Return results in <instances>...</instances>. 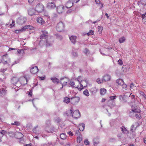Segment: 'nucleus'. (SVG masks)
<instances>
[{
    "label": "nucleus",
    "instance_id": "3c124183",
    "mask_svg": "<svg viewBox=\"0 0 146 146\" xmlns=\"http://www.w3.org/2000/svg\"><path fill=\"white\" fill-rule=\"evenodd\" d=\"M136 130V128L134 127V125H132L131 126V131L133 132L134 131V130Z\"/></svg>",
    "mask_w": 146,
    "mask_h": 146
},
{
    "label": "nucleus",
    "instance_id": "e433bc0d",
    "mask_svg": "<svg viewBox=\"0 0 146 146\" xmlns=\"http://www.w3.org/2000/svg\"><path fill=\"white\" fill-rule=\"evenodd\" d=\"M25 26L27 29L33 30V29L34 27L31 25H26Z\"/></svg>",
    "mask_w": 146,
    "mask_h": 146
},
{
    "label": "nucleus",
    "instance_id": "4468645a",
    "mask_svg": "<svg viewBox=\"0 0 146 146\" xmlns=\"http://www.w3.org/2000/svg\"><path fill=\"white\" fill-rule=\"evenodd\" d=\"M64 6L62 5H60L57 7V11L59 13H62L64 11Z\"/></svg>",
    "mask_w": 146,
    "mask_h": 146
},
{
    "label": "nucleus",
    "instance_id": "de8ad7c7",
    "mask_svg": "<svg viewBox=\"0 0 146 146\" xmlns=\"http://www.w3.org/2000/svg\"><path fill=\"white\" fill-rule=\"evenodd\" d=\"M18 22H19V23L21 24H22L24 23V22L21 19H19L18 20Z\"/></svg>",
    "mask_w": 146,
    "mask_h": 146
},
{
    "label": "nucleus",
    "instance_id": "7c9ffc66",
    "mask_svg": "<svg viewBox=\"0 0 146 146\" xmlns=\"http://www.w3.org/2000/svg\"><path fill=\"white\" fill-rule=\"evenodd\" d=\"M130 87L131 90H136L137 87L136 86H134L133 83H132L130 86Z\"/></svg>",
    "mask_w": 146,
    "mask_h": 146
},
{
    "label": "nucleus",
    "instance_id": "4be33fe9",
    "mask_svg": "<svg viewBox=\"0 0 146 146\" xmlns=\"http://www.w3.org/2000/svg\"><path fill=\"white\" fill-rule=\"evenodd\" d=\"M107 90L104 88H102L100 89V93L101 95H104L106 94Z\"/></svg>",
    "mask_w": 146,
    "mask_h": 146
},
{
    "label": "nucleus",
    "instance_id": "0e129e2a",
    "mask_svg": "<svg viewBox=\"0 0 146 146\" xmlns=\"http://www.w3.org/2000/svg\"><path fill=\"white\" fill-rule=\"evenodd\" d=\"M95 2L97 4L100 3V0H95Z\"/></svg>",
    "mask_w": 146,
    "mask_h": 146
},
{
    "label": "nucleus",
    "instance_id": "2f4dec72",
    "mask_svg": "<svg viewBox=\"0 0 146 146\" xmlns=\"http://www.w3.org/2000/svg\"><path fill=\"white\" fill-rule=\"evenodd\" d=\"M60 137L62 139H64L66 138V136L65 134L62 133L60 134Z\"/></svg>",
    "mask_w": 146,
    "mask_h": 146
},
{
    "label": "nucleus",
    "instance_id": "09e8293b",
    "mask_svg": "<svg viewBox=\"0 0 146 146\" xmlns=\"http://www.w3.org/2000/svg\"><path fill=\"white\" fill-rule=\"evenodd\" d=\"M84 143L86 145H88L90 143L89 141L87 139L85 140L84 141Z\"/></svg>",
    "mask_w": 146,
    "mask_h": 146
},
{
    "label": "nucleus",
    "instance_id": "c03bdc74",
    "mask_svg": "<svg viewBox=\"0 0 146 146\" xmlns=\"http://www.w3.org/2000/svg\"><path fill=\"white\" fill-rule=\"evenodd\" d=\"M118 64L120 66L122 65L123 64V62L122 60L119 59L118 61Z\"/></svg>",
    "mask_w": 146,
    "mask_h": 146
},
{
    "label": "nucleus",
    "instance_id": "5701e85b",
    "mask_svg": "<svg viewBox=\"0 0 146 146\" xmlns=\"http://www.w3.org/2000/svg\"><path fill=\"white\" fill-rule=\"evenodd\" d=\"M50 38V40L48 38L46 40V45L47 46H50L52 44V42L53 41V39H51V38Z\"/></svg>",
    "mask_w": 146,
    "mask_h": 146
},
{
    "label": "nucleus",
    "instance_id": "864d4df0",
    "mask_svg": "<svg viewBox=\"0 0 146 146\" xmlns=\"http://www.w3.org/2000/svg\"><path fill=\"white\" fill-rule=\"evenodd\" d=\"M28 95L30 96V97H31L32 96V89L31 90L30 92H28Z\"/></svg>",
    "mask_w": 146,
    "mask_h": 146
},
{
    "label": "nucleus",
    "instance_id": "69168bd1",
    "mask_svg": "<svg viewBox=\"0 0 146 146\" xmlns=\"http://www.w3.org/2000/svg\"><path fill=\"white\" fill-rule=\"evenodd\" d=\"M146 86V85H145V83H143L142 84V87L143 88H144Z\"/></svg>",
    "mask_w": 146,
    "mask_h": 146
},
{
    "label": "nucleus",
    "instance_id": "20e7f679",
    "mask_svg": "<svg viewBox=\"0 0 146 146\" xmlns=\"http://www.w3.org/2000/svg\"><path fill=\"white\" fill-rule=\"evenodd\" d=\"M44 6L42 4L38 3L35 7V9L37 12L40 13L44 10Z\"/></svg>",
    "mask_w": 146,
    "mask_h": 146
},
{
    "label": "nucleus",
    "instance_id": "5fc2aeb1",
    "mask_svg": "<svg viewBox=\"0 0 146 146\" xmlns=\"http://www.w3.org/2000/svg\"><path fill=\"white\" fill-rule=\"evenodd\" d=\"M116 96H112L110 97V100H113L114 99H115L116 98Z\"/></svg>",
    "mask_w": 146,
    "mask_h": 146
},
{
    "label": "nucleus",
    "instance_id": "aec40b11",
    "mask_svg": "<svg viewBox=\"0 0 146 146\" xmlns=\"http://www.w3.org/2000/svg\"><path fill=\"white\" fill-rule=\"evenodd\" d=\"M35 9L33 8H31L29 10L28 13L29 15L32 16L35 15Z\"/></svg>",
    "mask_w": 146,
    "mask_h": 146
},
{
    "label": "nucleus",
    "instance_id": "423d86ee",
    "mask_svg": "<svg viewBox=\"0 0 146 146\" xmlns=\"http://www.w3.org/2000/svg\"><path fill=\"white\" fill-rule=\"evenodd\" d=\"M80 98L78 96H74L70 99V102L73 105L77 104L80 101Z\"/></svg>",
    "mask_w": 146,
    "mask_h": 146
},
{
    "label": "nucleus",
    "instance_id": "37998d69",
    "mask_svg": "<svg viewBox=\"0 0 146 146\" xmlns=\"http://www.w3.org/2000/svg\"><path fill=\"white\" fill-rule=\"evenodd\" d=\"M139 93L144 98L146 95V94H145L144 92H143L142 91H140L139 92Z\"/></svg>",
    "mask_w": 146,
    "mask_h": 146
},
{
    "label": "nucleus",
    "instance_id": "7ed1b4c3",
    "mask_svg": "<svg viewBox=\"0 0 146 146\" xmlns=\"http://www.w3.org/2000/svg\"><path fill=\"white\" fill-rule=\"evenodd\" d=\"M2 61L4 64H8V66H9V65L11 63L10 59L8 57L7 54H6L3 55L2 56Z\"/></svg>",
    "mask_w": 146,
    "mask_h": 146
},
{
    "label": "nucleus",
    "instance_id": "ddd939ff",
    "mask_svg": "<svg viewBox=\"0 0 146 146\" xmlns=\"http://www.w3.org/2000/svg\"><path fill=\"white\" fill-rule=\"evenodd\" d=\"M38 71V70L37 66L33 67L30 70V72L32 74H35Z\"/></svg>",
    "mask_w": 146,
    "mask_h": 146
},
{
    "label": "nucleus",
    "instance_id": "f704fd0d",
    "mask_svg": "<svg viewBox=\"0 0 146 146\" xmlns=\"http://www.w3.org/2000/svg\"><path fill=\"white\" fill-rule=\"evenodd\" d=\"M121 131L123 132L124 133H127L128 132L127 129L124 126H123L121 128Z\"/></svg>",
    "mask_w": 146,
    "mask_h": 146
},
{
    "label": "nucleus",
    "instance_id": "f03ea898",
    "mask_svg": "<svg viewBox=\"0 0 146 146\" xmlns=\"http://www.w3.org/2000/svg\"><path fill=\"white\" fill-rule=\"evenodd\" d=\"M88 84V81L86 79H84L83 80L80 81V84L79 85L78 90L80 91L84 88L86 87Z\"/></svg>",
    "mask_w": 146,
    "mask_h": 146
},
{
    "label": "nucleus",
    "instance_id": "0eeeda50",
    "mask_svg": "<svg viewBox=\"0 0 146 146\" xmlns=\"http://www.w3.org/2000/svg\"><path fill=\"white\" fill-rule=\"evenodd\" d=\"M19 81L22 85H24L27 83V78L26 76L21 77L19 79Z\"/></svg>",
    "mask_w": 146,
    "mask_h": 146
},
{
    "label": "nucleus",
    "instance_id": "473e14b6",
    "mask_svg": "<svg viewBox=\"0 0 146 146\" xmlns=\"http://www.w3.org/2000/svg\"><path fill=\"white\" fill-rule=\"evenodd\" d=\"M51 80L54 83H58L59 82V80L56 78H51Z\"/></svg>",
    "mask_w": 146,
    "mask_h": 146
},
{
    "label": "nucleus",
    "instance_id": "58836bf2",
    "mask_svg": "<svg viewBox=\"0 0 146 146\" xmlns=\"http://www.w3.org/2000/svg\"><path fill=\"white\" fill-rule=\"evenodd\" d=\"M103 27L101 26H99L98 27V30L99 31V33H101L103 30Z\"/></svg>",
    "mask_w": 146,
    "mask_h": 146
},
{
    "label": "nucleus",
    "instance_id": "f8f14e48",
    "mask_svg": "<svg viewBox=\"0 0 146 146\" xmlns=\"http://www.w3.org/2000/svg\"><path fill=\"white\" fill-rule=\"evenodd\" d=\"M36 21L38 23L40 24L41 25H43L45 23L44 21L40 17H37Z\"/></svg>",
    "mask_w": 146,
    "mask_h": 146
},
{
    "label": "nucleus",
    "instance_id": "603ef678",
    "mask_svg": "<svg viewBox=\"0 0 146 146\" xmlns=\"http://www.w3.org/2000/svg\"><path fill=\"white\" fill-rule=\"evenodd\" d=\"M15 21H13L12 22V24H10V27L12 28V27H13L15 25Z\"/></svg>",
    "mask_w": 146,
    "mask_h": 146
},
{
    "label": "nucleus",
    "instance_id": "6ab92c4d",
    "mask_svg": "<svg viewBox=\"0 0 146 146\" xmlns=\"http://www.w3.org/2000/svg\"><path fill=\"white\" fill-rule=\"evenodd\" d=\"M131 110L132 111L135 113H139L140 112V109L135 108V106H133L131 107Z\"/></svg>",
    "mask_w": 146,
    "mask_h": 146
},
{
    "label": "nucleus",
    "instance_id": "ea45409f",
    "mask_svg": "<svg viewBox=\"0 0 146 146\" xmlns=\"http://www.w3.org/2000/svg\"><path fill=\"white\" fill-rule=\"evenodd\" d=\"M11 124L12 125H15L17 126H19L20 125V123L18 121H15L14 123H12Z\"/></svg>",
    "mask_w": 146,
    "mask_h": 146
},
{
    "label": "nucleus",
    "instance_id": "9d476101",
    "mask_svg": "<svg viewBox=\"0 0 146 146\" xmlns=\"http://www.w3.org/2000/svg\"><path fill=\"white\" fill-rule=\"evenodd\" d=\"M111 79V77L110 75L108 74H105L102 78V80L104 82H107L110 81Z\"/></svg>",
    "mask_w": 146,
    "mask_h": 146
},
{
    "label": "nucleus",
    "instance_id": "bb28decb",
    "mask_svg": "<svg viewBox=\"0 0 146 146\" xmlns=\"http://www.w3.org/2000/svg\"><path fill=\"white\" fill-rule=\"evenodd\" d=\"M125 40V38L123 36L120 38L119 40V41L120 43H122Z\"/></svg>",
    "mask_w": 146,
    "mask_h": 146
},
{
    "label": "nucleus",
    "instance_id": "72a5a7b5",
    "mask_svg": "<svg viewBox=\"0 0 146 146\" xmlns=\"http://www.w3.org/2000/svg\"><path fill=\"white\" fill-rule=\"evenodd\" d=\"M83 94L87 96H89L90 95L88 90H86L83 92Z\"/></svg>",
    "mask_w": 146,
    "mask_h": 146
},
{
    "label": "nucleus",
    "instance_id": "4d7b16f0",
    "mask_svg": "<svg viewBox=\"0 0 146 146\" xmlns=\"http://www.w3.org/2000/svg\"><path fill=\"white\" fill-rule=\"evenodd\" d=\"M75 135H80V132L78 130H76L75 132Z\"/></svg>",
    "mask_w": 146,
    "mask_h": 146
},
{
    "label": "nucleus",
    "instance_id": "79ce46f5",
    "mask_svg": "<svg viewBox=\"0 0 146 146\" xmlns=\"http://www.w3.org/2000/svg\"><path fill=\"white\" fill-rule=\"evenodd\" d=\"M141 3L143 5H146V0H140Z\"/></svg>",
    "mask_w": 146,
    "mask_h": 146
},
{
    "label": "nucleus",
    "instance_id": "1a4fd4ad",
    "mask_svg": "<svg viewBox=\"0 0 146 146\" xmlns=\"http://www.w3.org/2000/svg\"><path fill=\"white\" fill-rule=\"evenodd\" d=\"M72 116L74 118H77L80 117V113L78 110H76L73 113Z\"/></svg>",
    "mask_w": 146,
    "mask_h": 146
},
{
    "label": "nucleus",
    "instance_id": "e2e57ef3",
    "mask_svg": "<svg viewBox=\"0 0 146 146\" xmlns=\"http://www.w3.org/2000/svg\"><path fill=\"white\" fill-rule=\"evenodd\" d=\"M73 56L75 57H76V56H77V54L76 52H73Z\"/></svg>",
    "mask_w": 146,
    "mask_h": 146
},
{
    "label": "nucleus",
    "instance_id": "a18cd8bd",
    "mask_svg": "<svg viewBox=\"0 0 146 146\" xmlns=\"http://www.w3.org/2000/svg\"><path fill=\"white\" fill-rule=\"evenodd\" d=\"M121 86L123 89H124V90H126L127 89L126 88L127 87V86L124 83L123 84H122Z\"/></svg>",
    "mask_w": 146,
    "mask_h": 146
},
{
    "label": "nucleus",
    "instance_id": "338daca9",
    "mask_svg": "<svg viewBox=\"0 0 146 146\" xmlns=\"http://www.w3.org/2000/svg\"><path fill=\"white\" fill-rule=\"evenodd\" d=\"M39 78L41 80H44L45 79V76H44V77H39Z\"/></svg>",
    "mask_w": 146,
    "mask_h": 146
},
{
    "label": "nucleus",
    "instance_id": "c756f323",
    "mask_svg": "<svg viewBox=\"0 0 146 146\" xmlns=\"http://www.w3.org/2000/svg\"><path fill=\"white\" fill-rule=\"evenodd\" d=\"M64 102L66 103H68L70 102V99L68 97H65L64 99Z\"/></svg>",
    "mask_w": 146,
    "mask_h": 146
},
{
    "label": "nucleus",
    "instance_id": "8fccbe9b",
    "mask_svg": "<svg viewBox=\"0 0 146 146\" xmlns=\"http://www.w3.org/2000/svg\"><path fill=\"white\" fill-rule=\"evenodd\" d=\"M26 29H27L26 27V26H24L21 29L22 32L25 31Z\"/></svg>",
    "mask_w": 146,
    "mask_h": 146
},
{
    "label": "nucleus",
    "instance_id": "49530a36",
    "mask_svg": "<svg viewBox=\"0 0 146 146\" xmlns=\"http://www.w3.org/2000/svg\"><path fill=\"white\" fill-rule=\"evenodd\" d=\"M94 34V31L92 30H90L88 32L87 34L88 36L92 35Z\"/></svg>",
    "mask_w": 146,
    "mask_h": 146
},
{
    "label": "nucleus",
    "instance_id": "a19ab883",
    "mask_svg": "<svg viewBox=\"0 0 146 146\" xmlns=\"http://www.w3.org/2000/svg\"><path fill=\"white\" fill-rule=\"evenodd\" d=\"M96 81L97 82L98 84H101L104 81L103 80H102V79L101 80L100 78H98L96 80Z\"/></svg>",
    "mask_w": 146,
    "mask_h": 146
},
{
    "label": "nucleus",
    "instance_id": "9b49d317",
    "mask_svg": "<svg viewBox=\"0 0 146 146\" xmlns=\"http://www.w3.org/2000/svg\"><path fill=\"white\" fill-rule=\"evenodd\" d=\"M73 3L72 0H69L66 3L65 6L67 8L71 7L73 5Z\"/></svg>",
    "mask_w": 146,
    "mask_h": 146
},
{
    "label": "nucleus",
    "instance_id": "b1692460",
    "mask_svg": "<svg viewBox=\"0 0 146 146\" xmlns=\"http://www.w3.org/2000/svg\"><path fill=\"white\" fill-rule=\"evenodd\" d=\"M79 129L81 131H82L84 129L85 126L84 123H82L79 125Z\"/></svg>",
    "mask_w": 146,
    "mask_h": 146
},
{
    "label": "nucleus",
    "instance_id": "39448f33",
    "mask_svg": "<svg viewBox=\"0 0 146 146\" xmlns=\"http://www.w3.org/2000/svg\"><path fill=\"white\" fill-rule=\"evenodd\" d=\"M64 28V25L62 22H60L58 23L56 27V30L59 32L63 31Z\"/></svg>",
    "mask_w": 146,
    "mask_h": 146
},
{
    "label": "nucleus",
    "instance_id": "cd10ccee",
    "mask_svg": "<svg viewBox=\"0 0 146 146\" xmlns=\"http://www.w3.org/2000/svg\"><path fill=\"white\" fill-rule=\"evenodd\" d=\"M82 140V136L81 135H79L77 137V143H80Z\"/></svg>",
    "mask_w": 146,
    "mask_h": 146
},
{
    "label": "nucleus",
    "instance_id": "f257e3e1",
    "mask_svg": "<svg viewBox=\"0 0 146 146\" xmlns=\"http://www.w3.org/2000/svg\"><path fill=\"white\" fill-rule=\"evenodd\" d=\"M81 76H79L77 79H75L74 81H71L70 84L71 86L77 88L78 90L79 85L80 84V80H81Z\"/></svg>",
    "mask_w": 146,
    "mask_h": 146
},
{
    "label": "nucleus",
    "instance_id": "c85d7f7f",
    "mask_svg": "<svg viewBox=\"0 0 146 146\" xmlns=\"http://www.w3.org/2000/svg\"><path fill=\"white\" fill-rule=\"evenodd\" d=\"M142 18V21L144 24L146 25V17L144 15H142L141 16Z\"/></svg>",
    "mask_w": 146,
    "mask_h": 146
},
{
    "label": "nucleus",
    "instance_id": "6e6552de",
    "mask_svg": "<svg viewBox=\"0 0 146 146\" xmlns=\"http://www.w3.org/2000/svg\"><path fill=\"white\" fill-rule=\"evenodd\" d=\"M60 82L62 84V86L66 85L67 82H69L68 78L66 77L61 78L60 79Z\"/></svg>",
    "mask_w": 146,
    "mask_h": 146
},
{
    "label": "nucleus",
    "instance_id": "f3484780",
    "mask_svg": "<svg viewBox=\"0 0 146 146\" xmlns=\"http://www.w3.org/2000/svg\"><path fill=\"white\" fill-rule=\"evenodd\" d=\"M19 81V79L16 77H13L11 80V83L13 85H15Z\"/></svg>",
    "mask_w": 146,
    "mask_h": 146
},
{
    "label": "nucleus",
    "instance_id": "4c0bfd02",
    "mask_svg": "<svg viewBox=\"0 0 146 146\" xmlns=\"http://www.w3.org/2000/svg\"><path fill=\"white\" fill-rule=\"evenodd\" d=\"M5 90L3 88H2V87L0 86V93H3L5 94L6 93Z\"/></svg>",
    "mask_w": 146,
    "mask_h": 146
},
{
    "label": "nucleus",
    "instance_id": "a211bd4d",
    "mask_svg": "<svg viewBox=\"0 0 146 146\" xmlns=\"http://www.w3.org/2000/svg\"><path fill=\"white\" fill-rule=\"evenodd\" d=\"M42 34L40 36V39L46 38L48 37V33L47 32L45 31H42Z\"/></svg>",
    "mask_w": 146,
    "mask_h": 146
},
{
    "label": "nucleus",
    "instance_id": "c9c22d12",
    "mask_svg": "<svg viewBox=\"0 0 146 146\" xmlns=\"http://www.w3.org/2000/svg\"><path fill=\"white\" fill-rule=\"evenodd\" d=\"M136 118L138 119H140L141 118V115L139 114H135Z\"/></svg>",
    "mask_w": 146,
    "mask_h": 146
},
{
    "label": "nucleus",
    "instance_id": "774afa93",
    "mask_svg": "<svg viewBox=\"0 0 146 146\" xmlns=\"http://www.w3.org/2000/svg\"><path fill=\"white\" fill-rule=\"evenodd\" d=\"M144 143L146 144V137H144L143 139Z\"/></svg>",
    "mask_w": 146,
    "mask_h": 146
},
{
    "label": "nucleus",
    "instance_id": "6e6d98bb",
    "mask_svg": "<svg viewBox=\"0 0 146 146\" xmlns=\"http://www.w3.org/2000/svg\"><path fill=\"white\" fill-rule=\"evenodd\" d=\"M14 32L17 34H18L21 32H22L21 29L15 30Z\"/></svg>",
    "mask_w": 146,
    "mask_h": 146
},
{
    "label": "nucleus",
    "instance_id": "052dcab7",
    "mask_svg": "<svg viewBox=\"0 0 146 146\" xmlns=\"http://www.w3.org/2000/svg\"><path fill=\"white\" fill-rule=\"evenodd\" d=\"M68 133L70 135L73 136V133L71 132L70 131L68 132Z\"/></svg>",
    "mask_w": 146,
    "mask_h": 146
},
{
    "label": "nucleus",
    "instance_id": "a878e982",
    "mask_svg": "<svg viewBox=\"0 0 146 146\" xmlns=\"http://www.w3.org/2000/svg\"><path fill=\"white\" fill-rule=\"evenodd\" d=\"M116 82L118 85L121 86L124 83L123 81L121 79H117L116 81Z\"/></svg>",
    "mask_w": 146,
    "mask_h": 146
},
{
    "label": "nucleus",
    "instance_id": "393cba45",
    "mask_svg": "<svg viewBox=\"0 0 146 146\" xmlns=\"http://www.w3.org/2000/svg\"><path fill=\"white\" fill-rule=\"evenodd\" d=\"M98 91V89L96 87H94L91 88L90 89V91L92 93H96Z\"/></svg>",
    "mask_w": 146,
    "mask_h": 146
},
{
    "label": "nucleus",
    "instance_id": "13d9d810",
    "mask_svg": "<svg viewBox=\"0 0 146 146\" xmlns=\"http://www.w3.org/2000/svg\"><path fill=\"white\" fill-rule=\"evenodd\" d=\"M7 70V68H2L1 69L0 71L2 72H4Z\"/></svg>",
    "mask_w": 146,
    "mask_h": 146
},
{
    "label": "nucleus",
    "instance_id": "bf43d9fd",
    "mask_svg": "<svg viewBox=\"0 0 146 146\" xmlns=\"http://www.w3.org/2000/svg\"><path fill=\"white\" fill-rule=\"evenodd\" d=\"M6 131L3 130H2L0 132V133L2 135V136H3L4 134L5 133Z\"/></svg>",
    "mask_w": 146,
    "mask_h": 146
},
{
    "label": "nucleus",
    "instance_id": "412c9836",
    "mask_svg": "<svg viewBox=\"0 0 146 146\" xmlns=\"http://www.w3.org/2000/svg\"><path fill=\"white\" fill-rule=\"evenodd\" d=\"M69 38L72 42L74 44L76 41V36H72Z\"/></svg>",
    "mask_w": 146,
    "mask_h": 146
},
{
    "label": "nucleus",
    "instance_id": "2eb2a0df",
    "mask_svg": "<svg viewBox=\"0 0 146 146\" xmlns=\"http://www.w3.org/2000/svg\"><path fill=\"white\" fill-rule=\"evenodd\" d=\"M15 137L18 139H21L23 136V134L21 132H17L15 135Z\"/></svg>",
    "mask_w": 146,
    "mask_h": 146
},
{
    "label": "nucleus",
    "instance_id": "680f3d73",
    "mask_svg": "<svg viewBox=\"0 0 146 146\" xmlns=\"http://www.w3.org/2000/svg\"><path fill=\"white\" fill-rule=\"evenodd\" d=\"M33 132L35 133H37V131L36 130V128L35 127L33 129Z\"/></svg>",
    "mask_w": 146,
    "mask_h": 146
},
{
    "label": "nucleus",
    "instance_id": "dca6fc26",
    "mask_svg": "<svg viewBox=\"0 0 146 146\" xmlns=\"http://www.w3.org/2000/svg\"><path fill=\"white\" fill-rule=\"evenodd\" d=\"M56 7L55 4L54 2L48 3L47 5V7L49 9H52Z\"/></svg>",
    "mask_w": 146,
    "mask_h": 146
}]
</instances>
